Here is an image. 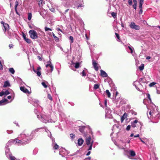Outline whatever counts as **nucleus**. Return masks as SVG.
Listing matches in <instances>:
<instances>
[{
    "mask_svg": "<svg viewBox=\"0 0 160 160\" xmlns=\"http://www.w3.org/2000/svg\"><path fill=\"white\" fill-rule=\"evenodd\" d=\"M52 33V36L53 37V38L55 39V40L56 41H58L59 40V38L58 37L55 36V35L53 33Z\"/></svg>",
    "mask_w": 160,
    "mask_h": 160,
    "instance_id": "nucleus-39",
    "label": "nucleus"
},
{
    "mask_svg": "<svg viewBox=\"0 0 160 160\" xmlns=\"http://www.w3.org/2000/svg\"><path fill=\"white\" fill-rule=\"evenodd\" d=\"M8 100L6 99H2L0 101V105H4L8 103Z\"/></svg>",
    "mask_w": 160,
    "mask_h": 160,
    "instance_id": "nucleus-21",
    "label": "nucleus"
},
{
    "mask_svg": "<svg viewBox=\"0 0 160 160\" xmlns=\"http://www.w3.org/2000/svg\"><path fill=\"white\" fill-rule=\"evenodd\" d=\"M40 14L42 17L44 18V19L45 18V15L44 13H43V12H40Z\"/></svg>",
    "mask_w": 160,
    "mask_h": 160,
    "instance_id": "nucleus-49",
    "label": "nucleus"
},
{
    "mask_svg": "<svg viewBox=\"0 0 160 160\" xmlns=\"http://www.w3.org/2000/svg\"><path fill=\"white\" fill-rule=\"evenodd\" d=\"M48 98L51 101H52V98L50 94L48 93Z\"/></svg>",
    "mask_w": 160,
    "mask_h": 160,
    "instance_id": "nucleus-43",
    "label": "nucleus"
},
{
    "mask_svg": "<svg viewBox=\"0 0 160 160\" xmlns=\"http://www.w3.org/2000/svg\"><path fill=\"white\" fill-rule=\"evenodd\" d=\"M19 139L16 138L13 140L15 144H20L21 145H25L28 143L32 139V136L30 134L26 132L22 133L18 137Z\"/></svg>",
    "mask_w": 160,
    "mask_h": 160,
    "instance_id": "nucleus-1",
    "label": "nucleus"
},
{
    "mask_svg": "<svg viewBox=\"0 0 160 160\" xmlns=\"http://www.w3.org/2000/svg\"><path fill=\"white\" fill-rule=\"evenodd\" d=\"M37 57H38V59L40 60V61H41L42 60V58H41V57L40 56H37Z\"/></svg>",
    "mask_w": 160,
    "mask_h": 160,
    "instance_id": "nucleus-63",
    "label": "nucleus"
},
{
    "mask_svg": "<svg viewBox=\"0 0 160 160\" xmlns=\"http://www.w3.org/2000/svg\"><path fill=\"white\" fill-rule=\"evenodd\" d=\"M106 92L107 93L108 97H110L111 96V93L108 90H107L106 91Z\"/></svg>",
    "mask_w": 160,
    "mask_h": 160,
    "instance_id": "nucleus-41",
    "label": "nucleus"
},
{
    "mask_svg": "<svg viewBox=\"0 0 160 160\" xmlns=\"http://www.w3.org/2000/svg\"><path fill=\"white\" fill-rule=\"evenodd\" d=\"M9 72L12 74H14L15 73V70L13 68H10L8 69Z\"/></svg>",
    "mask_w": 160,
    "mask_h": 160,
    "instance_id": "nucleus-31",
    "label": "nucleus"
},
{
    "mask_svg": "<svg viewBox=\"0 0 160 160\" xmlns=\"http://www.w3.org/2000/svg\"><path fill=\"white\" fill-rule=\"evenodd\" d=\"M4 95H5V96H6V95L9 94V93H10L8 90H6L5 92L4 91Z\"/></svg>",
    "mask_w": 160,
    "mask_h": 160,
    "instance_id": "nucleus-50",
    "label": "nucleus"
},
{
    "mask_svg": "<svg viewBox=\"0 0 160 160\" xmlns=\"http://www.w3.org/2000/svg\"><path fill=\"white\" fill-rule=\"evenodd\" d=\"M32 17V14L31 13L29 12L28 13V19L29 20H31V18Z\"/></svg>",
    "mask_w": 160,
    "mask_h": 160,
    "instance_id": "nucleus-37",
    "label": "nucleus"
},
{
    "mask_svg": "<svg viewBox=\"0 0 160 160\" xmlns=\"http://www.w3.org/2000/svg\"><path fill=\"white\" fill-rule=\"evenodd\" d=\"M138 122V121L137 120H135L133 122H131V126L135 128L136 126V124Z\"/></svg>",
    "mask_w": 160,
    "mask_h": 160,
    "instance_id": "nucleus-25",
    "label": "nucleus"
},
{
    "mask_svg": "<svg viewBox=\"0 0 160 160\" xmlns=\"http://www.w3.org/2000/svg\"><path fill=\"white\" fill-rule=\"evenodd\" d=\"M13 140H11L9 141L7 143L5 147V152L6 155L8 158L10 160H17L13 156H12L11 153L10 152L9 149L8 147L11 145V143H15L13 142Z\"/></svg>",
    "mask_w": 160,
    "mask_h": 160,
    "instance_id": "nucleus-4",
    "label": "nucleus"
},
{
    "mask_svg": "<svg viewBox=\"0 0 160 160\" xmlns=\"http://www.w3.org/2000/svg\"><path fill=\"white\" fill-rule=\"evenodd\" d=\"M29 33L30 35V38L32 39H36L38 38L37 33L34 30L29 31Z\"/></svg>",
    "mask_w": 160,
    "mask_h": 160,
    "instance_id": "nucleus-7",
    "label": "nucleus"
},
{
    "mask_svg": "<svg viewBox=\"0 0 160 160\" xmlns=\"http://www.w3.org/2000/svg\"><path fill=\"white\" fill-rule=\"evenodd\" d=\"M139 139L140 140V141L144 144H145V145H147V144L144 141H143V140H142V139L141 138H139Z\"/></svg>",
    "mask_w": 160,
    "mask_h": 160,
    "instance_id": "nucleus-56",
    "label": "nucleus"
},
{
    "mask_svg": "<svg viewBox=\"0 0 160 160\" xmlns=\"http://www.w3.org/2000/svg\"><path fill=\"white\" fill-rule=\"evenodd\" d=\"M99 87V85L98 84H94V85L93 88L94 89H98Z\"/></svg>",
    "mask_w": 160,
    "mask_h": 160,
    "instance_id": "nucleus-42",
    "label": "nucleus"
},
{
    "mask_svg": "<svg viewBox=\"0 0 160 160\" xmlns=\"http://www.w3.org/2000/svg\"><path fill=\"white\" fill-rule=\"evenodd\" d=\"M133 2L134 4L133 5V7L134 9H136L137 6V1L136 0H133Z\"/></svg>",
    "mask_w": 160,
    "mask_h": 160,
    "instance_id": "nucleus-29",
    "label": "nucleus"
},
{
    "mask_svg": "<svg viewBox=\"0 0 160 160\" xmlns=\"http://www.w3.org/2000/svg\"><path fill=\"white\" fill-rule=\"evenodd\" d=\"M48 63L46 65V67L47 68L49 66L51 68L50 72H52L53 69V67L51 64V62L50 61H49L47 62Z\"/></svg>",
    "mask_w": 160,
    "mask_h": 160,
    "instance_id": "nucleus-15",
    "label": "nucleus"
},
{
    "mask_svg": "<svg viewBox=\"0 0 160 160\" xmlns=\"http://www.w3.org/2000/svg\"><path fill=\"white\" fill-rule=\"evenodd\" d=\"M128 48L129 49V50H130V53L132 54L133 50H134L133 48L132 47V46H128Z\"/></svg>",
    "mask_w": 160,
    "mask_h": 160,
    "instance_id": "nucleus-38",
    "label": "nucleus"
},
{
    "mask_svg": "<svg viewBox=\"0 0 160 160\" xmlns=\"http://www.w3.org/2000/svg\"><path fill=\"white\" fill-rule=\"evenodd\" d=\"M9 47L11 49L13 47V45L12 44H10L9 45Z\"/></svg>",
    "mask_w": 160,
    "mask_h": 160,
    "instance_id": "nucleus-60",
    "label": "nucleus"
},
{
    "mask_svg": "<svg viewBox=\"0 0 160 160\" xmlns=\"http://www.w3.org/2000/svg\"><path fill=\"white\" fill-rule=\"evenodd\" d=\"M128 4L129 5L131 6L132 5V0H128Z\"/></svg>",
    "mask_w": 160,
    "mask_h": 160,
    "instance_id": "nucleus-51",
    "label": "nucleus"
},
{
    "mask_svg": "<svg viewBox=\"0 0 160 160\" xmlns=\"http://www.w3.org/2000/svg\"><path fill=\"white\" fill-rule=\"evenodd\" d=\"M115 34L116 36L117 37V38L118 39H120L119 35L116 32L115 33Z\"/></svg>",
    "mask_w": 160,
    "mask_h": 160,
    "instance_id": "nucleus-55",
    "label": "nucleus"
},
{
    "mask_svg": "<svg viewBox=\"0 0 160 160\" xmlns=\"http://www.w3.org/2000/svg\"><path fill=\"white\" fill-rule=\"evenodd\" d=\"M125 145V143L122 141L120 142V144L118 146V147L119 148L123 149H124L123 146Z\"/></svg>",
    "mask_w": 160,
    "mask_h": 160,
    "instance_id": "nucleus-19",
    "label": "nucleus"
},
{
    "mask_svg": "<svg viewBox=\"0 0 160 160\" xmlns=\"http://www.w3.org/2000/svg\"><path fill=\"white\" fill-rule=\"evenodd\" d=\"M129 26L131 28L134 29L136 30H138L140 28V27L138 25H136L133 22L131 23Z\"/></svg>",
    "mask_w": 160,
    "mask_h": 160,
    "instance_id": "nucleus-13",
    "label": "nucleus"
},
{
    "mask_svg": "<svg viewBox=\"0 0 160 160\" xmlns=\"http://www.w3.org/2000/svg\"><path fill=\"white\" fill-rule=\"evenodd\" d=\"M151 119L153 120H158L160 117V113L158 111V107L153 105L149 112Z\"/></svg>",
    "mask_w": 160,
    "mask_h": 160,
    "instance_id": "nucleus-3",
    "label": "nucleus"
},
{
    "mask_svg": "<svg viewBox=\"0 0 160 160\" xmlns=\"http://www.w3.org/2000/svg\"><path fill=\"white\" fill-rule=\"evenodd\" d=\"M147 97L149 99V100H150V102L151 101V99L150 98V95L149 94H147Z\"/></svg>",
    "mask_w": 160,
    "mask_h": 160,
    "instance_id": "nucleus-52",
    "label": "nucleus"
},
{
    "mask_svg": "<svg viewBox=\"0 0 160 160\" xmlns=\"http://www.w3.org/2000/svg\"><path fill=\"white\" fill-rule=\"evenodd\" d=\"M45 131L47 133H48V136L51 139H52L53 137H52L51 136V132L48 130V129L45 128Z\"/></svg>",
    "mask_w": 160,
    "mask_h": 160,
    "instance_id": "nucleus-27",
    "label": "nucleus"
},
{
    "mask_svg": "<svg viewBox=\"0 0 160 160\" xmlns=\"http://www.w3.org/2000/svg\"><path fill=\"white\" fill-rule=\"evenodd\" d=\"M78 146H81L83 143L84 141L81 138H79L78 141Z\"/></svg>",
    "mask_w": 160,
    "mask_h": 160,
    "instance_id": "nucleus-22",
    "label": "nucleus"
},
{
    "mask_svg": "<svg viewBox=\"0 0 160 160\" xmlns=\"http://www.w3.org/2000/svg\"><path fill=\"white\" fill-rule=\"evenodd\" d=\"M111 15L114 18L116 17V16L115 13L114 12H112Z\"/></svg>",
    "mask_w": 160,
    "mask_h": 160,
    "instance_id": "nucleus-53",
    "label": "nucleus"
},
{
    "mask_svg": "<svg viewBox=\"0 0 160 160\" xmlns=\"http://www.w3.org/2000/svg\"><path fill=\"white\" fill-rule=\"evenodd\" d=\"M25 41L28 43H29L31 42V40L28 38H25Z\"/></svg>",
    "mask_w": 160,
    "mask_h": 160,
    "instance_id": "nucleus-48",
    "label": "nucleus"
},
{
    "mask_svg": "<svg viewBox=\"0 0 160 160\" xmlns=\"http://www.w3.org/2000/svg\"><path fill=\"white\" fill-rule=\"evenodd\" d=\"M4 95V91H2L0 92V96H2Z\"/></svg>",
    "mask_w": 160,
    "mask_h": 160,
    "instance_id": "nucleus-58",
    "label": "nucleus"
},
{
    "mask_svg": "<svg viewBox=\"0 0 160 160\" xmlns=\"http://www.w3.org/2000/svg\"><path fill=\"white\" fill-rule=\"evenodd\" d=\"M10 86V83L8 81H5L3 85V87H6Z\"/></svg>",
    "mask_w": 160,
    "mask_h": 160,
    "instance_id": "nucleus-32",
    "label": "nucleus"
},
{
    "mask_svg": "<svg viewBox=\"0 0 160 160\" xmlns=\"http://www.w3.org/2000/svg\"><path fill=\"white\" fill-rule=\"evenodd\" d=\"M48 83V82H42V85L45 88H47L48 86L47 85V84Z\"/></svg>",
    "mask_w": 160,
    "mask_h": 160,
    "instance_id": "nucleus-35",
    "label": "nucleus"
},
{
    "mask_svg": "<svg viewBox=\"0 0 160 160\" xmlns=\"http://www.w3.org/2000/svg\"><path fill=\"white\" fill-rule=\"evenodd\" d=\"M138 68L140 71H142L144 68V64L142 63L141 66L139 67Z\"/></svg>",
    "mask_w": 160,
    "mask_h": 160,
    "instance_id": "nucleus-34",
    "label": "nucleus"
},
{
    "mask_svg": "<svg viewBox=\"0 0 160 160\" xmlns=\"http://www.w3.org/2000/svg\"><path fill=\"white\" fill-rule=\"evenodd\" d=\"M142 12V9H140L139 12V14H141Z\"/></svg>",
    "mask_w": 160,
    "mask_h": 160,
    "instance_id": "nucleus-64",
    "label": "nucleus"
},
{
    "mask_svg": "<svg viewBox=\"0 0 160 160\" xmlns=\"http://www.w3.org/2000/svg\"><path fill=\"white\" fill-rule=\"evenodd\" d=\"M128 116L127 114L126 113H125L122 116L121 118V122H122Z\"/></svg>",
    "mask_w": 160,
    "mask_h": 160,
    "instance_id": "nucleus-24",
    "label": "nucleus"
},
{
    "mask_svg": "<svg viewBox=\"0 0 160 160\" xmlns=\"http://www.w3.org/2000/svg\"><path fill=\"white\" fill-rule=\"evenodd\" d=\"M18 2L17 0H16L15 2V11L17 12V8L18 6Z\"/></svg>",
    "mask_w": 160,
    "mask_h": 160,
    "instance_id": "nucleus-36",
    "label": "nucleus"
},
{
    "mask_svg": "<svg viewBox=\"0 0 160 160\" xmlns=\"http://www.w3.org/2000/svg\"><path fill=\"white\" fill-rule=\"evenodd\" d=\"M52 139V145L53 147V148L54 150H57L59 147L58 145L55 142V140L53 138Z\"/></svg>",
    "mask_w": 160,
    "mask_h": 160,
    "instance_id": "nucleus-14",
    "label": "nucleus"
},
{
    "mask_svg": "<svg viewBox=\"0 0 160 160\" xmlns=\"http://www.w3.org/2000/svg\"><path fill=\"white\" fill-rule=\"evenodd\" d=\"M45 31H46V32L48 31H51L52 30L51 28H49L46 27H45Z\"/></svg>",
    "mask_w": 160,
    "mask_h": 160,
    "instance_id": "nucleus-47",
    "label": "nucleus"
},
{
    "mask_svg": "<svg viewBox=\"0 0 160 160\" xmlns=\"http://www.w3.org/2000/svg\"><path fill=\"white\" fill-rule=\"evenodd\" d=\"M85 127L84 126H80L79 128V130L82 133L84 132V131Z\"/></svg>",
    "mask_w": 160,
    "mask_h": 160,
    "instance_id": "nucleus-26",
    "label": "nucleus"
},
{
    "mask_svg": "<svg viewBox=\"0 0 160 160\" xmlns=\"http://www.w3.org/2000/svg\"><path fill=\"white\" fill-rule=\"evenodd\" d=\"M1 23L3 26V27H2V28L4 32V33L5 34H6L7 32L9 30V26L8 24L5 23L3 21L1 22Z\"/></svg>",
    "mask_w": 160,
    "mask_h": 160,
    "instance_id": "nucleus-8",
    "label": "nucleus"
},
{
    "mask_svg": "<svg viewBox=\"0 0 160 160\" xmlns=\"http://www.w3.org/2000/svg\"><path fill=\"white\" fill-rule=\"evenodd\" d=\"M72 64L73 65H74L75 64V67L76 68H78L79 67V62H77L76 63H72Z\"/></svg>",
    "mask_w": 160,
    "mask_h": 160,
    "instance_id": "nucleus-33",
    "label": "nucleus"
},
{
    "mask_svg": "<svg viewBox=\"0 0 160 160\" xmlns=\"http://www.w3.org/2000/svg\"><path fill=\"white\" fill-rule=\"evenodd\" d=\"M7 132L8 133V134L11 133H12L13 132L12 131H8V130H7Z\"/></svg>",
    "mask_w": 160,
    "mask_h": 160,
    "instance_id": "nucleus-62",
    "label": "nucleus"
},
{
    "mask_svg": "<svg viewBox=\"0 0 160 160\" xmlns=\"http://www.w3.org/2000/svg\"><path fill=\"white\" fill-rule=\"evenodd\" d=\"M56 30L57 31H60L62 33H63V32L62 30L60 29L59 28H56Z\"/></svg>",
    "mask_w": 160,
    "mask_h": 160,
    "instance_id": "nucleus-59",
    "label": "nucleus"
},
{
    "mask_svg": "<svg viewBox=\"0 0 160 160\" xmlns=\"http://www.w3.org/2000/svg\"><path fill=\"white\" fill-rule=\"evenodd\" d=\"M130 156L132 157H134L135 156V152L132 150H130Z\"/></svg>",
    "mask_w": 160,
    "mask_h": 160,
    "instance_id": "nucleus-30",
    "label": "nucleus"
},
{
    "mask_svg": "<svg viewBox=\"0 0 160 160\" xmlns=\"http://www.w3.org/2000/svg\"><path fill=\"white\" fill-rule=\"evenodd\" d=\"M37 118L40 121L44 123H47V122H52L51 117L48 115L42 113L40 115H38Z\"/></svg>",
    "mask_w": 160,
    "mask_h": 160,
    "instance_id": "nucleus-5",
    "label": "nucleus"
},
{
    "mask_svg": "<svg viewBox=\"0 0 160 160\" xmlns=\"http://www.w3.org/2000/svg\"><path fill=\"white\" fill-rule=\"evenodd\" d=\"M69 40H70V43L71 44L73 42V38L72 36H70L69 38Z\"/></svg>",
    "mask_w": 160,
    "mask_h": 160,
    "instance_id": "nucleus-40",
    "label": "nucleus"
},
{
    "mask_svg": "<svg viewBox=\"0 0 160 160\" xmlns=\"http://www.w3.org/2000/svg\"><path fill=\"white\" fill-rule=\"evenodd\" d=\"M7 33L6 34L7 36H8V37L9 38H11L12 36L13 35V33L12 32V30H9L7 32Z\"/></svg>",
    "mask_w": 160,
    "mask_h": 160,
    "instance_id": "nucleus-23",
    "label": "nucleus"
},
{
    "mask_svg": "<svg viewBox=\"0 0 160 160\" xmlns=\"http://www.w3.org/2000/svg\"><path fill=\"white\" fill-rule=\"evenodd\" d=\"M66 7H77V9L83 7V2L82 0H62Z\"/></svg>",
    "mask_w": 160,
    "mask_h": 160,
    "instance_id": "nucleus-2",
    "label": "nucleus"
},
{
    "mask_svg": "<svg viewBox=\"0 0 160 160\" xmlns=\"http://www.w3.org/2000/svg\"><path fill=\"white\" fill-rule=\"evenodd\" d=\"M20 88V90L23 92L28 94H29L30 93L29 91L24 87L21 86Z\"/></svg>",
    "mask_w": 160,
    "mask_h": 160,
    "instance_id": "nucleus-16",
    "label": "nucleus"
},
{
    "mask_svg": "<svg viewBox=\"0 0 160 160\" xmlns=\"http://www.w3.org/2000/svg\"><path fill=\"white\" fill-rule=\"evenodd\" d=\"M39 101L38 100H35L34 102V103L32 104L35 107H37V109H36L34 110V112L37 115V116L38 114V112L37 111V109H38V108H40L41 109H42V108L39 106Z\"/></svg>",
    "mask_w": 160,
    "mask_h": 160,
    "instance_id": "nucleus-11",
    "label": "nucleus"
},
{
    "mask_svg": "<svg viewBox=\"0 0 160 160\" xmlns=\"http://www.w3.org/2000/svg\"><path fill=\"white\" fill-rule=\"evenodd\" d=\"M91 137L90 136H86V142L87 145H90L89 148L88 149V150H91L92 149V147L93 141L92 140L91 143Z\"/></svg>",
    "mask_w": 160,
    "mask_h": 160,
    "instance_id": "nucleus-6",
    "label": "nucleus"
},
{
    "mask_svg": "<svg viewBox=\"0 0 160 160\" xmlns=\"http://www.w3.org/2000/svg\"><path fill=\"white\" fill-rule=\"evenodd\" d=\"M101 76L103 77H106L108 76L107 74L103 70H100Z\"/></svg>",
    "mask_w": 160,
    "mask_h": 160,
    "instance_id": "nucleus-20",
    "label": "nucleus"
},
{
    "mask_svg": "<svg viewBox=\"0 0 160 160\" xmlns=\"http://www.w3.org/2000/svg\"><path fill=\"white\" fill-rule=\"evenodd\" d=\"M68 153V151L63 148H60L59 149V154L62 157H65L66 156Z\"/></svg>",
    "mask_w": 160,
    "mask_h": 160,
    "instance_id": "nucleus-9",
    "label": "nucleus"
},
{
    "mask_svg": "<svg viewBox=\"0 0 160 160\" xmlns=\"http://www.w3.org/2000/svg\"><path fill=\"white\" fill-rule=\"evenodd\" d=\"M131 128V126L130 125H128L126 128V129L127 131H129L130 130Z\"/></svg>",
    "mask_w": 160,
    "mask_h": 160,
    "instance_id": "nucleus-54",
    "label": "nucleus"
},
{
    "mask_svg": "<svg viewBox=\"0 0 160 160\" xmlns=\"http://www.w3.org/2000/svg\"><path fill=\"white\" fill-rule=\"evenodd\" d=\"M156 84V83L154 82L151 83L149 84V86L150 87H152Z\"/></svg>",
    "mask_w": 160,
    "mask_h": 160,
    "instance_id": "nucleus-45",
    "label": "nucleus"
},
{
    "mask_svg": "<svg viewBox=\"0 0 160 160\" xmlns=\"http://www.w3.org/2000/svg\"><path fill=\"white\" fill-rule=\"evenodd\" d=\"M41 69V67H37V71H36L34 69H33V70L34 72H36L38 76H40L41 75V73L40 72V70Z\"/></svg>",
    "mask_w": 160,
    "mask_h": 160,
    "instance_id": "nucleus-17",
    "label": "nucleus"
},
{
    "mask_svg": "<svg viewBox=\"0 0 160 160\" xmlns=\"http://www.w3.org/2000/svg\"><path fill=\"white\" fill-rule=\"evenodd\" d=\"M43 128H44L43 127L37 128L33 130L31 133H29V134H30L31 136H32V138H33V137L37 134V132H38L40 130L43 129Z\"/></svg>",
    "mask_w": 160,
    "mask_h": 160,
    "instance_id": "nucleus-12",
    "label": "nucleus"
},
{
    "mask_svg": "<svg viewBox=\"0 0 160 160\" xmlns=\"http://www.w3.org/2000/svg\"><path fill=\"white\" fill-rule=\"evenodd\" d=\"M42 0H40V1H39V3H38V5L39 6H40V5H41L42 3Z\"/></svg>",
    "mask_w": 160,
    "mask_h": 160,
    "instance_id": "nucleus-61",
    "label": "nucleus"
},
{
    "mask_svg": "<svg viewBox=\"0 0 160 160\" xmlns=\"http://www.w3.org/2000/svg\"><path fill=\"white\" fill-rule=\"evenodd\" d=\"M137 83H138L139 84H140L139 82H138V81H135L133 83V85L134 86H135L136 89H137V90L138 91H140V89H139V88H138L137 86H136V84Z\"/></svg>",
    "mask_w": 160,
    "mask_h": 160,
    "instance_id": "nucleus-28",
    "label": "nucleus"
},
{
    "mask_svg": "<svg viewBox=\"0 0 160 160\" xmlns=\"http://www.w3.org/2000/svg\"><path fill=\"white\" fill-rule=\"evenodd\" d=\"M81 74L83 77L85 76L86 75V73H85L84 70L82 71Z\"/></svg>",
    "mask_w": 160,
    "mask_h": 160,
    "instance_id": "nucleus-46",
    "label": "nucleus"
},
{
    "mask_svg": "<svg viewBox=\"0 0 160 160\" xmlns=\"http://www.w3.org/2000/svg\"><path fill=\"white\" fill-rule=\"evenodd\" d=\"M98 63L95 62L94 60H92V65L95 70L98 71V67L97 66Z\"/></svg>",
    "mask_w": 160,
    "mask_h": 160,
    "instance_id": "nucleus-18",
    "label": "nucleus"
},
{
    "mask_svg": "<svg viewBox=\"0 0 160 160\" xmlns=\"http://www.w3.org/2000/svg\"><path fill=\"white\" fill-rule=\"evenodd\" d=\"M70 136L71 138L72 139H73L74 138H75V135L72 133L70 134Z\"/></svg>",
    "mask_w": 160,
    "mask_h": 160,
    "instance_id": "nucleus-44",
    "label": "nucleus"
},
{
    "mask_svg": "<svg viewBox=\"0 0 160 160\" xmlns=\"http://www.w3.org/2000/svg\"><path fill=\"white\" fill-rule=\"evenodd\" d=\"M143 3H139V8L142 9V5Z\"/></svg>",
    "mask_w": 160,
    "mask_h": 160,
    "instance_id": "nucleus-57",
    "label": "nucleus"
},
{
    "mask_svg": "<svg viewBox=\"0 0 160 160\" xmlns=\"http://www.w3.org/2000/svg\"><path fill=\"white\" fill-rule=\"evenodd\" d=\"M111 111L109 108H107L106 109L105 118L111 119L112 118L111 114Z\"/></svg>",
    "mask_w": 160,
    "mask_h": 160,
    "instance_id": "nucleus-10",
    "label": "nucleus"
}]
</instances>
